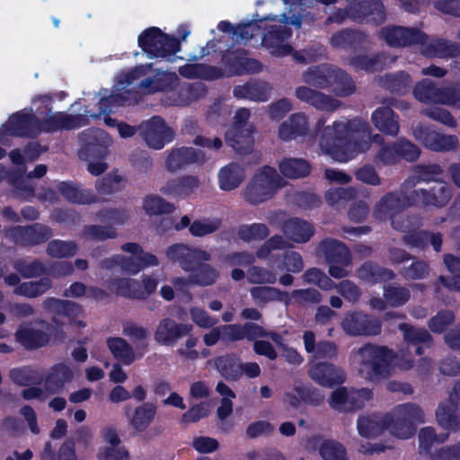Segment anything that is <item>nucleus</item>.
<instances>
[{
	"instance_id": "nucleus-38",
	"label": "nucleus",
	"mask_w": 460,
	"mask_h": 460,
	"mask_svg": "<svg viewBox=\"0 0 460 460\" xmlns=\"http://www.w3.org/2000/svg\"><path fill=\"white\" fill-rule=\"evenodd\" d=\"M57 190L66 200L71 203L91 204L96 200L91 191L80 189L76 183L71 181L58 182Z\"/></svg>"
},
{
	"instance_id": "nucleus-56",
	"label": "nucleus",
	"mask_w": 460,
	"mask_h": 460,
	"mask_svg": "<svg viewBox=\"0 0 460 460\" xmlns=\"http://www.w3.org/2000/svg\"><path fill=\"white\" fill-rule=\"evenodd\" d=\"M270 234V229L263 223L243 224L237 229V236L245 243L265 240Z\"/></svg>"
},
{
	"instance_id": "nucleus-32",
	"label": "nucleus",
	"mask_w": 460,
	"mask_h": 460,
	"mask_svg": "<svg viewBox=\"0 0 460 460\" xmlns=\"http://www.w3.org/2000/svg\"><path fill=\"white\" fill-rule=\"evenodd\" d=\"M356 272L358 279L371 285L395 279V273L392 270L382 267L371 261H365Z\"/></svg>"
},
{
	"instance_id": "nucleus-10",
	"label": "nucleus",
	"mask_w": 460,
	"mask_h": 460,
	"mask_svg": "<svg viewBox=\"0 0 460 460\" xmlns=\"http://www.w3.org/2000/svg\"><path fill=\"white\" fill-rule=\"evenodd\" d=\"M137 128L140 130L146 145L156 150L162 149L174 138L173 130L167 126L165 120L160 116H153L141 123Z\"/></svg>"
},
{
	"instance_id": "nucleus-23",
	"label": "nucleus",
	"mask_w": 460,
	"mask_h": 460,
	"mask_svg": "<svg viewBox=\"0 0 460 460\" xmlns=\"http://www.w3.org/2000/svg\"><path fill=\"white\" fill-rule=\"evenodd\" d=\"M42 308L52 314V322L57 325H63L58 320L59 316L66 317L73 321L83 312V307L76 302L64 300L56 297H48L42 302Z\"/></svg>"
},
{
	"instance_id": "nucleus-15",
	"label": "nucleus",
	"mask_w": 460,
	"mask_h": 460,
	"mask_svg": "<svg viewBox=\"0 0 460 460\" xmlns=\"http://www.w3.org/2000/svg\"><path fill=\"white\" fill-rule=\"evenodd\" d=\"M343 331L351 336L377 335L381 332L380 321L362 312L346 314L341 322Z\"/></svg>"
},
{
	"instance_id": "nucleus-45",
	"label": "nucleus",
	"mask_w": 460,
	"mask_h": 460,
	"mask_svg": "<svg viewBox=\"0 0 460 460\" xmlns=\"http://www.w3.org/2000/svg\"><path fill=\"white\" fill-rule=\"evenodd\" d=\"M156 415V406L155 403L147 402L136 407L129 423L137 432H144L154 421Z\"/></svg>"
},
{
	"instance_id": "nucleus-42",
	"label": "nucleus",
	"mask_w": 460,
	"mask_h": 460,
	"mask_svg": "<svg viewBox=\"0 0 460 460\" xmlns=\"http://www.w3.org/2000/svg\"><path fill=\"white\" fill-rule=\"evenodd\" d=\"M41 460H77L75 452V442L74 438H66L59 447L58 452L52 445L51 441L44 444L40 452Z\"/></svg>"
},
{
	"instance_id": "nucleus-64",
	"label": "nucleus",
	"mask_w": 460,
	"mask_h": 460,
	"mask_svg": "<svg viewBox=\"0 0 460 460\" xmlns=\"http://www.w3.org/2000/svg\"><path fill=\"white\" fill-rule=\"evenodd\" d=\"M296 392L301 402L312 406H319L324 402V394L321 390L312 385H296Z\"/></svg>"
},
{
	"instance_id": "nucleus-46",
	"label": "nucleus",
	"mask_w": 460,
	"mask_h": 460,
	"mask_svg": "<svg viewBox=\"0 0 460 460\" xmlns=\"http://www.w3.org/2000/svg\"><path fill=\"white\" fill-rule=\"evenodd\" d=\"M279 172L286 178L299 179L311 172V164L303 158H284L279 164Z\"/></svg>"
},
{
	"instance_id": "nucleus-39",
	"label": "nucleus",
	"mask_w": 460,
	"mask_h": 460,
	"mask_svg": "<svg viewBox=\"0 0 460 460\" xmlns=\"http://www.w3.org/2000/svg\"><path fill=\"white\" fill-rule=\"evenodd\" d=\"M245 172L237 163H230L220 169L218 172L219 187L223 190H233L244 181Z\"/></svg>"
},
{
	"instance_id": "nucleus-29",
	"label": "nucleus",
	"mask_w": 460,
	"mask_h": 460,
	"mask_svg": "<svg viewBox=\"0 0 460 460\" xmlns=\"http://www.w3.org/2000/svg\"><path fill=\"white\" fill-rule=\"evenodd\" d=\"M73 376L72 370L66 364H55L44 378V388L50 394H59Z\"/></svg>"
},
{
	"instance_id": "nucleus-19",
	"label": "nucleus",
	"mask_w": 460,
	"mask_h": 460,
	"mask_svg": "<svg viewBox=\"0 0 460 460\" xmlns=\"http://www.w3.org/2000/svg\"><path fill=\"white\" fill-rule=\"evenodd\" d=\"M45 330H39L30 325H20L15 332V339L26 349L33 350L46 346L50 341V333L56 328L41 320Z\"/></svg>"
},
{
	"instance_id": "nucleus-22",
	"label": "nucleus",
	"mask_w": 460,
	"mask_h": 460,
	"mask_svg": "<svg viewBox=\"0 0 460 460\" xmlns=\"http://www.w3.org/2000/svg\"><path fill=\"white\" fill-rule=\"evenodd\" d=\"M190 324L179 323L170 317L160 321L155 332V340L160 345H172L181 338L190 335Z\"/></svg>"
},
{
	"instance_id": "nucleus-36",
	"label": "nucleus",
	"mask_w": 460,
	"mask_h": 460,
	"mask_svg": "<svg viewBox=\"0 0 460 460\" xmlns=\"http://www.w3.org/2000/svg\"><path fill=\"white\" fill-rule=\"evenodd\" d=\"M334 67V66L330 64L310 66L303 73V80L307 84L315 88L329 89Z\"/></svg>"
},
{
	"instance_id": "nucleus-9",
	"label": "nucleus",
	"mask_w": 460,
	"mask_h": 460,
	"mask_svg": "<svg viewBox=\"0 0 460 460\" xmlns=\"http://www.w3.org/2000/svg\"><path fill=\"white\" fill-rule=\"evenodd\" d=\"M82 141L79 156L85 161L103 160L112 143L111 137L103 129L98 128L84 130L82 134Z\"/></svg>"
},
{
	"instance_id": "nucleus-37",
	"label": "nucleus",
	"mask_w": 460,
	"mask_h": 460,
	"mask_svg": "<svg viewBox=\"0 0 460 460\" xmlns=\"http://www.w3.org/2000/svg\"><path fill=\"white\" fill-rule=\"evenodd\" d=\"M179 73L188 79L217 80L224 77L221 67L204 63L186 64L179 68Z\"/></svg>"
},
{
	"instance_id": "nucleus-63",
	"label": "nucleus",
	"mask_w": 460,
	"mask_h": 460,
	"mask_svg": "<svg viewBox=\"0 0 460 460\" xmlns=\"http://www.w3.org/2000/svg\"><path fill=\"white\" fill-rule=\"evenodd\" d=\"M319 454L323 460H349L346 447L333 439L324 440L319 447Z\"/></svg>"
},
{
	"instance_id": "nucleus-8",
	"label": "nucleus",
	"mask_w": 460,
	"mask_h": 460,
	"mask_svg": "<svg viewBox=\"0 0 460 460\" xmlns=\"http://www.w3.org/2000/svg\"><path fill=\"white\" fill-rule=\"evenodd\" d=\"M221 64L224 77L254 75L262 70L261 63L249 58L247 50L243 49L225 51L221 56Z\"/></svg>"
},
{
	"instance_id": "nucleus-6",
	"label": "nucleus",
	"mask_w": 460,
	"mask_h": 460,
	"mask_svg": "<svg viewBox=\"0 0 460 460\" xmlns=\"http://www.w3.org/2000/svg\"><path fill=\"white\" fill-rule=\"evenodd\" d=\"M360 371L368 379L385 378L390 374V367L394 352L386 346L367 343L358 349Z\"/></svg>"
},
{
	"instance_id": "nucleus-16",
	"label": "nucleus",
	"mask_w": 460,
	"mask_h": 460,
	"mask_svg": "<svg viewBox=\"0 0 460 460\" xmlns=\"http://www.w3.org/2000/svg\"><path fill=\"white\" fill-rule=\"evenodd\" d=\"M87 119L81 114H68L64 111L51 112L40 119V129L41 133H55L62 130L79 128L86 124Z\"/></svg>"
},
{
	"instance_id": "nucleus-34",
	"label": "nucleus",
	"mask_w": 460,
	"mask_h": 460,
	"mask_svg": "<svg viewBox=\"0 0 460 460\" xmlns=\"http://www.w3.org/2000/svg\"><path fill=\"white\" fill-rule=\"evenodd\" d=\"M457 405L450 398L438 404L436 419L441 428L455 432L460 431V412L457 411Z\"/></svg>"
},
{
	"instance_id": "nucleus-12",
	"label": "nucleus",
	"mask_w": 460,
	"mask_h": 460,
	"mask_svg": "<svg viewBox=\"0 0 460 460\" xmlns=\"http://www.w3.org/2000/svg\"><path fill=\"white\" fill-rule=\"evenodd\" d=\"M3 128L11 137L36 138L40 135V119L35 114L23 111L11 114Z\"/></svg>"
},
{
	"instance_id": "nucleus-50",
	"label": "nucleus",
	"mask_w": 460,
	"mask_h": 460,
	"mask_svg": "<svg viewBox=\"0 0 460 460\" xmlns=\"http://www.w3.org/2000/svg\"><path fill=\"white\" fill-rule=\"evenodd\" d=\"M226 142L236 153L249 154L253 146L252 132L250 130H229L226 134Z\"/></svg>"
},
{
	"instance_id": "nucleus-33",
	"label": "nucleus",
	"mask_w": 460,
	"mask_h": 460,
	"mask_svg": "<svg viewBox=\"0 0 460 460\" xmlns=\"http://www.w3.org/2000/svg\"><path fill=\"white\" fill-rule=\"evenodd\" d=\"M199 181L197 176L186 175L168 181L160 189V192L164 195L182 199L190 196L199 187Z\"/></svg>"
},
{
	"instance_id": "nucleus-35",
	"label": "nucleus",
	"mask_w": 460,
	"mask_h": 460,
	"mask_svg": "<svg viewBox=\"0 0 460 460\" xmlns=\"http://www.w3.org/2000/svg\"><path fill=\"white\" fill-rule=\"evenodd\" d=\"M308 131L307 118L304 113H294L282 122L279 128V137L284 141L305 136Z\"/></svg>"
},
{
	"instance_id": "nucleus-53",
	"label": "nucleus",
	"mask_w": 460,
	"mask_h": 460,
	"mask_svg": "<svg viewBox=\"0 0 460 460\" xmlns=\"http://www.w3.org/2000/svg\"><path fill=\"white\" fill-rule=\"evenodd\" d=\"M413 96L416 100L423 103H439L441 97V88L430 79H422L418 82L412 89Z\"/></svg>"
},
{
	"instance_id": "nucleus-60",
	"label": "nucleus",
	"mask_w": 460,
	"mask_h": 460,
	"mask_svg": "<svg viewBox=\"0 0 460 460\" xmlns=\"http://www.w3.org/2000/svg\"><path fill=\"white\" fill-rule=\"evenodd\" d=\"M357 428L361 437L370 438L377 437L385 430H387L383 421V417L376 420L374 417H359L357 421Z\"/></svg>"
},
{
	"instance_id": "nucleus-18",
	"label": "nucleus",
	"mask_w": 460,
	"mask_h": 460,
	"mask_svg": "<svg viewBox=\"0 0 460 460\" xmlns=\"http://www.w3.org/2000/svg\"><path fill=\"white\" fill-rule=\"evenodd\" d=\"M139 100L138 93L126 89L123 91L112 92L108 96H102L98 102V112L85 111L87 116L96 119L102 115H110L115 112L119 107L137 103Z\"/></svg>"
},
{
	"instance_id": "nucleus-17",
	"label": "nucleus",
	"mask_w": 460,
	"mask_h": 460,
	"mask_svg": "<svg viewBox=\"0 0 460 460\" xmlns=\"http://www.w3.org/2000/svg\"><path fill=\"white\" fill-rule=\"evenodd\" d=\"M303 341L305 351L310 355L308 363L333 360L338 357V345L328 340H320L316 342L313 331L304 332Z\"/></svg>"
},
{
	"instance_id": "nucleus-58",
	"label": "nucleus",
	"mask_w": 460,
	"mask_h": 460,
	"mask_svg": "<svg viewBox=\"0 0 460 460\" xmlns=\"http://www.w3.org/2000/svg\"><path fill=\"white\" fill-rule=\"evenodd\" d=\"M143 208L149 216H159L173 213L175 207L160 196L147 195L143 200Z\"/></svg>"
},
{
	"instance_id": "nucleus-52",
	"label": "nucleus",
	"mask_w": 460,
	"mask_h": 460,
	"mask_svg": "<svg viewBox=\"0 0 460 460\" xmlns=\"http://www.w3.org/2000/svg\"><path fill=\"white\" fill-rule=\"evenodd\" d=\"M329 89L337 96L346 97L355 92L356 85L350 75L335 66Z\"/></svg>"
},
{
	"instance_id": "nucleus-27",
	"label": "nucleus",
	"mask_w": 460,
	"mask_h": 460,
	"mask_svg": "<svg viewBox=\"0 0 460 460\" xmlns=\"http://www.w3.org/2000/svg\"><path fill=\"white\" fill-rule=\"evenodd\" d=\"M271 87L266 82L251 80L234 87L233 94L236 99H247L253 102H267Z\"/></svg>"
},
{
	"instance_id": "nucleus-14",
	"label": "nucleus",
	"mask_w": 460,
	"mask_h": 460,
	"mask_svg": "<svg viewBox=\"0 0 460 460\" xmlns=\"http://www.w3.org/2000/svg\"><path fill=\"white\" fill-rule=\"evenodd\" d=\"M380 38L392 48H403L424 43L428 35L417 28L386 26L380 31Z\"/></svg>"
},
{
	"instance_id": "nucleus-44",
	"label": "nucleus",
	"mask_w": 460,
	"mask_h": 460,
	"mask_svg": "<svg viewBox=\"0 0 460 460\" xmlns=\"http://www.w3.org/2000/svg\"><path fill=\"white\" fill-rule=\"evenodd\" d=\"M215 367L228 381H236L242 376L241 361L234 354H226L215 358Z\"/></svg>"
},
{
	"instance_id": "nucleus-47",
	"label": "nucleus",
	"mask_w": 460,
	"mask_h": 460,
	"mask_svg": "<svg viewBox=\"0 0 460 460\" xmlns=\"http://www.w3.org/2000/svg\"><path fill=\"white\" fill-rule=\"evenodd\" d=\"M106 343L114 358L122 364L129 366L136 360L134 349L125 339L110 337Z\"/></svg>"
},
{
	"instance_id": "nucleus-55",
	"label": "nucleus",
	"mask_w": 460,
	"mask_h": 460,
	"mask_svg": "<svg viewBox=\"0 0 460 460\" xmlns=\"http://www.w3.org/2000/svg\"><path fill=\"white\" fill-rule=\"evenodd\" d=\"M444 263L451 275L447 277L440 276L439 281L450 289L460 291V258L447 253L444 255Z\"/></svg>"
},
{
	"instance_id": "nucleus-21",
	"label": "nucleus",
	"mask_w": 460,
	"mask_h": 460,
	"mask_svg": "<svg viewBox=\"0 0 460 460\" xmlns=\"http://www.w3.org/2000/svg\"><path fill=\"white\" fill-rule=\"evenodd\" d=\"M290 29L282 25H273L263 34L261 44L270 53L277 57H283L292 51V47L285 42L291 37Z\"/></svg>"
},
{
	"instance_id": "nucleus-57",
	"label": "nucleus",
	"mask_w": 460,
	"mask_h": 460,
	"mask_svg": "<svg viewBox=\"0 0 460 460\" xmlns=\"http://www.w3.org/2000/svg\"><path fill=\"white\" fill-rule=\"evenodd\" d=\"M114 266H119L123 271L132 275H136L141 270L137 256L127 257L118 254L101 261L102 269H112Z\"/></svg>"
},
{
	"instance_id": "nucleus-40",
	"label": "nucleus",
	"mask_w": 460,
	"mask_h": 460,
	"mask_svg": "<svg viewBox=\"0 0 460 460\" xmlns=\"http://www.w3.org/2000/svg\"><path fill=\"white\" fill-rule=\"evenodd\" d=\"M109 289L118 296L143 300L141 283L129 278H111L108 280Z\"/></svg>"
},
{
	"instance_id": "nucleus-49",
	"label": "nucleus",
	"mask_w": 460,
	"mask_h": 460,
	"mask_svg": "<svg viewBox=\"0 0 460 460\" xmlns=\"http://www.w3.org/2000/svg\"><path fill=\"white\" fill-rule=\"evenodd\" d=\"M52 286L50 278L42 277L35 281L22 282L13 289V293L27 298H36L48 292Z\"/></svg>"
},
{
	"instance_id": "nucleus-24",
	"label": "nucleus",
	"mask_w": 460,
	"mask_h": 460,
	"mask_svg": "<svg viewBox=\"0 0 460 460\" xmlns=\"http://www.w3.org/2000/svg\"><path fill=\"white\" fill-rule=\"evenodd\" d=\"M403 341L408 349H414L415 354L422 356L425 349H429L433 345V337L425 328L415 327L406 323L399 325Z\"/></svg>"
},
{
	"instance_id": "nucleus-28",
	"label": "nucleus",
	"mask_w": 460,
	"mask_h": 460,
	"mask_svg": "<svg viewBox=\"0 0 460 460\" xmlns=\"http://www.w3.org/2000/svg\"><path fill=\"white\" fill-rule=\"evenodd\" d=\"M371 120L375 128L385 135L395 137L399 133V116L388 106L375 110Z\"/></svg>"
},
{
	"instance_id": "nucleus-1",
	"label": "nucleus",
	"mask_w": 460,
	"mask_h": 460,
	"mask_svg": "<svg viewBox=\"0 0 460 460\" xmlns=\"http://www.w3.org/2000/svg\"><path fill=\"white\" fill-rule=\"evenodd\" d=\"M325 122L324 117L320 118L314 131L316 134L321 132L319 146L332 159L346 163L368 149L370 126L367 121H334L332 126L324 127Z\"/></svg>"
},
{
	"instance_id": "nucleus-13",
	"label": "nucleus",
	"mask_w": 460,
	"mask_h": 460,
	"mask_svg": "<svg viewBox=\"0 0 460 460\" xmlns=\"http://www.w3.org/2000/svg\"><path fill=\"white\" fill-rule=\"evenodd\" d=\"M307 374L315 384L326 388L341 385L346 381L344 369L329 361L308 363Z\"/></svg>"
},
{
	"instance_id": "nucleus-2",
	"label": "nucleus",
	"mask_w": 460,
	"mask_h": 460,
	"mask_svg": "<svg viewBox=\"0 0 460 460\" xmlns=\"http://www.w3.org/2000/svg\"><path fill=\"white\" fill-rule=\"evenodd\" d=\"M452 197V190L445 181H438L429 190L416 189L409 193L390 191L376 203L374 214L383 219L393 217L410 207H445Z\"/></svg>"
},
{
	"instance_id": "nucleus-43",
	"label": "nucleus",
	"mask_w": 460,
	"mask_h": 460,
	"mask_svg": "<svg viewBox=\"0 0 460 460\" xmlns=\"http://www.w3.org/2000/svg\"><path fill=\"white\" fill-rule=\"evenodd\" d=\"M250 294L255 304L264 305L267 303L278 301L288 305L290 302L289 294L277 288L269 286H257L250 289Z\"/></svg>"
},
{
	"instance_id": "nucleus-51",
	"label": "nucleus",
	"mask_w": 460,
	"mask_h": 460,
	"mask_svg": "<svg viewBox=\"0 0 460 460\" xmlns=\"http://www.w3.org/2000/svg\"><path fill=\"white\" fill-rule=\"evenodd\" d=\"M386 56L382 53H375L371 56L360 54L352 57L349 59V65L356 70H363L366 72L380 71L385 65Z\"/></svg>"
},
{
	"instance_id": "nucleus-30",
	"label": "nucleus",
	"mask_w": 460,
	"mask_h": 460,
	"mask_svg": "<svg viewBox=\"0 0 460 460\" xmlns=\"http://www.w3.org/2000/svg\"><path fill=\"white\" fill-rule=\"evenodd\" d=\"M320 246L329 264L349 266L351 262V253L348 246L337 239H325Z\"/></svg>"
},
{
	"instance_id": "nucleus-4",
	"label": "nucleus",
	"mask_w": 460,
	"mask_h": 460,
	"mask_svg": "<svg viewBox=\"0 0 460 460\" xmlns=\"http://www.w3.org/2000/svg\"><path fill=\"white\" fill-rule=\"evenodd\" d=\"M387 430L399 438H410L416 433V426L425 421L424 412L415 403L399 404L392 412L383 416Z\"/></svg>"
},
{
	"instance_id": "nucleus-41",
	"label": "nucleus",
	"mask_w": 460,
	"mask_h": 460,
	"mask_svg": "<svg viewBox=\"0 0 460 460\" xmlns=\"http://www.w3.org/2000/svg\"><path fill=\"white\" fill-rule=\"evenodd\" d=\"M381 85L397 95H405L412 85V79L406 71H398L385 75L381 78Z\"/></svg>"
},
{
	"instance_id": "nucleus-48",
	"label": "nucleus",
	"mask_w": 460,
	"mask_h": 460,
	"mask_svg": "<svg viewBox=\"0 0 460 460\" xmlns=\"http://www.w3.org/2000/svg\"><path fill=\"white\" fill-rule=\"evenodd\" d=\"M13 268L24 279H40L49 273L48 268L40 259L29 261L26 259L19 258L13 261Z\"/></svg>"
},
{
	"instance_id": "nucleus-11",
	"label": "nucleus",
	"mask_w": 460,
	"mask_h": 460,
	"mask_svg": "<svg viewBox=\"0 0 460 460\" xmlns=\"http://www.w3.org/2000/svg\"><path fill=\"white\" fill-rule=\"evenodd\" d=\"M348 6L350 21L354 22L381 25L386 20L385 8L381 0H352Z\"/></svg>"
},
{
	"instance_id": "nucleus-61",
	"label": "nucleus",
	"mask_w": 460,
	"mask_h": 460,
	"mask_svg": "<svg viewBox=\"0 0 460 460\" xmlns=\"http://www.w3.org/2000/svg\"><path fill=\"white\" fill-rule=\"evenodd\" d=\"M78 246L74 241L55 239L49 241L47 246V254L52 258H69L76 254Z\"/></svg>"
},
{
	"instance_id": "nucleus-62",
	"label": "nucleus",
	"mask_w": 460,
	"mask_h": 460,
	"mask_svg": "<svg viewBox=\"0 0 460 460\" xmlns=\"http://www.w3.org/2000/svg\"><path fill=\"white\" fill-rule=\"evenodd\" d=\"M10 378L20 386L40 385L43 381V377L37 371L28 367L12 369L10 371Z\"/></svg>"
},
{
	"instance_id": "nucleus-54",
	"label": "nucleus",
	"mask_w": 460,
	"mask_h": 460,
	"mask_svg": "<svg viewBox=\"0 0 460 460\" xmlns=\"http://www.w3.org/2000/svg\"><path fill=\"white\" fill-rule=\"evenodd\" d=\"M276 190L252 178L245 188L244 199L252 205H258L269 200Z\"/></svg>"
},
{
	"instance_id": "nucleus-7",
	"label": "nucleus",
	"mask_w": 460,
	"mask_h": 460,
	"mask_svg": "<svg viewBox=\"0 0 460 460\" xmlns=\"http://www.w3.org/2000/svg\"><path fill=\"white\" fill-rule=\"evenodd\" d=\"M4 237L14 245L31 248L48 242L53 235L52 229L43 224L14 226L4 228Z\"/></svg>"
},
{
	"instance_id": "nucleus-25",
	"label": "nucleus",
	"mask_w": 460,
	"mask_h": 460,
	"mask_svg": "<svg viewBox=\"0 0 460 460\" xmlns=\"http://www.w3.org/2000/svg\"><path fill=\"white\" fill-rule=\"evenodd\" d=\"M295 95L319 111H334L341 106L340 101L307 86L296 87Z\"/></svg>"
},
{
	"instance_id": "nucleus-59",
	"label": "nucleus",
	"mask_w": 460,
	"mask_h": 460,
	"mask_svg": "<svg viewBox=\"0 0 460 460\" xmlns=\"http://www.w3.org/2000/svg\"><path fill=\"white\" fill-rule=\"evenodd\" d=\"M411 297L410 290L399 285L388 284L384 287V298L391 307L404 305Z\"/></svg>"
},
{
	"instance_id": "nucleus-20",
	"label": "nucleus",
	"mask_w": 460,
	"mask_h": 460,
	"mask_svg": "<svg viewBox=\"0 0 460 460\" xmlns=\"http://www.w3.org/2000/svg\"><path fill=\"white\" fill-rule=\"evenodd\" d=\"M206 155L203 151L188 146L172 148L166 159V168L170 172L185 169L191 164H203Z\"/></svg>"
},
{
	"instance_id": "nucleus-31",
	"label": "nucleus",
	"mask_w": 460,
	"mask_h": 460,
	"mask_svg": "<svg viewBox=\"0 0 460 460\" xmlns=\"http://www.w3.org/2000/svg\"><path fill=\"white\" fill-rule=\"evenodd\" d=\"M281 231L288 240L304 243L314 235V228L313 225L303 219L292 217L283 222Z\"/></svg>"
},
{
	"instance_id": "nucleus-5",
	"label": "nucleus",
	"mask_w": 460,
	"mask_h": 460,
	"mask_svg": "<svg viewBox=\"0 0 460 460\" xmlns=\"http://www.w3.org/2000/svg\"><path fill=\"white\" fill-rule=\"evenodd\" d=\"M137 44L151 59H170L181 50V40L164 32L158 27L145 29L138 35Z\"/></svg>"
},
{
	"instance_id": "nucleus-3",
	"label": "nucleus",
	"mask_w": 460,
	"mask_h": 460,
	"mask_svg": "<svg viewBox=\"0 0 460 460\" xmlns=\"http://www.w3.org/2000/svg\"><path fill=\"white\" fill-rule=\"evenodd\" d=\"M165 255L171 262L189 272V281L194 285L211 286L218 278L217 270L206 263L211 260L208 251L184 243H174L167 247Z\"/></svg>"
},
{
	"instance_id": "nucleus-26",
	"label": "nucleus",
	"mask_w": 460,
	"mask_h": 460,
	"mask_svg": "<svg viewBox=\"0 0 460 460\" xmlns=\"http://www.w3.org/2000/svg\"><path fill=\"white\" fill-rule=\"evenodd\" d=\"M420 45L422 54L431 58H454L460 54V43L443 38H435Z\"/></svg>"
}]
</instances>
